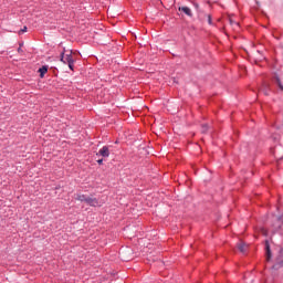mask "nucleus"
Instances as JSON below:
<instances>
[{"label": "nucleus", "instance_id": "12", "mask_svg": "<svg viewBox=\"0 0 283 283\" xmlns=\"http://www.w3.org/2000/svg\"><path fill=\"white\" fill-rule=\"evenodd\" d=\"M230 25H233L234 28H240V23H238L231 19H230Z\"/></svg>", "mask_w": 283, "mask_h": 283}, {"label": "nucleus", "instance_id": "11", "mask_svg": "<svg viewBox=\"0 0 283 283\" xmlns=\"http://www.w3.org/2000/svg\"><path fill=\"white\" fill-rule=\"evenodd\" d=\"M238 249L241 253H247V243H239Z\"/></svg>", "mask_w": 283, "mask_h": 283}, {"label": "nucleus", "instance_id": "4", "mask_svg": "<svg viewBox=\"0 0 283 283\" xmlns=\"http://www.w3.org/2000/svg\"><path fill=\"white\" fill-rule=\"evenodd\" d=\"M99 156H103V158H109V147L104 146L98 151Z\"/></svg>", "mask_w": 283, "mask_h": 283}, {"label": "nucleus", "instance_id": "7", "mask_svg": "<svg viewBox=\"0 0 283 283\" xmlns=\"http://www.w3.org/2000/svg\"><path fill=\"white\" fill-rule=\"evenodd\" d=\"M273 83H275V85H277L281 92H283V84H282V81H280V77L277 75L274 76Z\"/></svg>", "mask_w": 283, "mask_h": 283}, {"label": "nucleus", "instance_id": "2", "mask_svg": "<svg viewBox=\"0 0 283 283\" xmlns=\"http://www.w3.org/2000/svg\"><path fill=\"white\" fill-rule=\"evenodd\" d=\"M104 203L105 202L92 197H88V199L86 200V205H88V207H103Z\"/></svg>", "mask_w": 283, "mask_h": 283}, {"label": "nucleus", "instance_id": "6", "mask_svg": "<svg viewBox=\"0 0 283 283\" xmlns=\"http://www.w3.org/2000/svg\"><path fill=\"white\" fill-rule=\"evenodd\" d=\"M179 12H184L187 17H192L191 9H189V7H179Z\"/></svg>", "mask_w": 283, "mask_h": 283}, {"label": "nucleus", "instance_id": "15", "mask_svg": "<svg viewBox=\"0 0 283 283\" xmlns=\"http://www.w3.org/2000/svg\"><path fill=\"white\" fill-rule=\"evenodd\" d=\"M208 21H209V23H211V15L208 17Z\"/></svg>", "mask_w": 283, "mask_h": 283}, {"label": "nucleus", "instance_id": "14", "mask_svg": "<svg viewBox=\"0 0 283 283\" xmlns=\"http://www.w3.org/2000/svg\"><path fill=\"white\" fill-rule=\"evenodd\" d=\"M97 164H98V165H103V159H98V160H97Z\"/></svg>", "mask_w": 283, "mask_h": 283}, {"label": "nucleus", "instance_id": "3", "mask_svg": "<svg viewBox=\"0 0 283 283\" xmlns=\"http://www.w3.org/2000/svg\"><path fill=\"white\" fill-rule=\"evenodd\" d=\"M261 92H263V94H265V96H269V94H271V85L266 82H264L260 88Z\"/></svg>", "mask_w": 283, "mask_h": 283}, {"label": "nucleus", "instance_id": "16", "mask_svg": "<svg viewBox=\"0 0 283 283\" xmlns=\"http://www.w3.org/2000/svg\"><path fill=\"white\" fill-rule=\"evenodd\" d=\"M207 129V126H203Z\"/></svg>", "mask_w": 283, "mask_h": 283}, {"label": "nucleus", "instance_id": "8", "mask_svg": "<svg viewBox=\"0 0 283 283\" xmlns=\"http://www.w3.org/2000/svg\"><path fill=\"white\" fill-rule=\"evenodd\" d=\"M282 266H283V259H282V258H279V259L276 260V263L273 265L272 269H274L275 271H277V269H282Z\"/></svg>", "mask_w": 283, "mask_h": 283}, {"label": "nucleus", "instance_id": "9", "mask_svg": "<svg viewBox=\"0 0 283 283\" xmlns=\"http://www.w3.org/2000/svg\"><path fill=\"white\" fill-rule=\"evenodd\" d=\"M88 198L90 197H87L85 195L78 193L75 199L78 200L80 202H87Z\"/></svg>", "mask_w": 283, "mask_h": 283}, {"label": "nucleus", "instance_id": "10", "mask_svg": "<svg viewBox=\"0 0 283 283\" xmlns=\"http://www.w3.org/2000/svg\"><path fill=\"white\" fill-rule=\"evenodd\" d=\"M39 73L41 78H43L45 74H48V66H42L41 69H39Z\"/></svg>", "mask_w": 283, "mask_h": 283}, {"label": "nucleus", "instance_id": "1", "mask_svg": "<svg viewBox=\"0 0 283 283\" xmlns=\"http://www.w3.org/2000/svg\"><path fill=\"white\" fill-rule=\"evenodd\" d=\"M60 61L65 65H69L70 70L74 71V56L72 55V51L65 54V49L61 53Z\"/></svg>", "mask_w": 283, "mask_h": 283}, {"label": "nucleus", "instance_id": "5", "mask_svg": "<svg viewBox=\"0 0 283 283\" xmlns=\"http://www.w3.org/2000/svg\"><path fill=\"white\" fill-rule=\"evenodd\" d=\"M265 258L268 262H271V245H269V242L265 243Z\"/></svg>", "mask_w": 283, "mask_h": 283}, {"label": "nucleus", "instance_id": "13", "mask_svg": "<svg viewBox=\"0 0 283 283\" xmlns=\"http://www.w3.org/2000/svg\"><path fill=\"white\" fill-rule=\"evenodd\" d=\"M23 32H28V27H23V29L19 31V34H23Z\"/></svg>", "mask_w": 283, "mask_h": 283}]
</instances>
